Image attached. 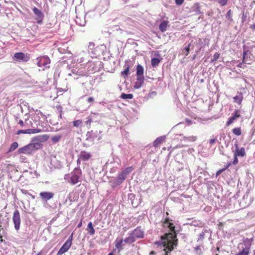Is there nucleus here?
<instances>
[{"label": "nucleus", "mask_w": 255, "mask_h": 255, "mask_svg": "<svg viewBox=\"0 0 255 255\" xmlns=\"http://www.w3.org/2000/svg\"><path fill=\"white\" fill-rule=\"evenodd\" d=\"M172 221L169 218H167L163 223V226L165 228H168L171 233H166L162 239L164 246L165 247L164 250L167 249L169 252L172 251L177 245V239L176 238L175 226L171 222Z\"/></svg>", "instance_id": "f257e3e1"}, {"label": "nucleus", "mask_w": 255, "mask_h": 255, "mask_svg": "<svg viewBox=\"0 0 255 255\" xmlns=\"http://www.w3.org/2000/svg\"><path fill=\"white\" fill-rule=\"evenodd\" d=\"M47 135L36 136L31 139V142L29 144L18 148L17 153L27 155L31 154L35 151L41 149L43 147L42 142L47 140Z\"/></svg>", "instance_id": "f03ea898"}, {"label": "nucleus", "mask_w": 255, "mask_h": 255, "mask_svg": "<svg viewBox=\"0 0 255 255\" xmlns=\"http://www.w3.org/2000/svg\"><path fill=\"white\" fill-rule=\"evenodd\" d=\"M81 175L82 171L79 166L75 167L71 173L65 174L64 179L71 184L75 185L80 181L79 179Z\"/></svg>", "instance_id": "7ed1b4c3"}, {"label": "nucleus", "mask_w": 255, "mask_h": 255, "mask_svg": "<svg viewBox=\"0 0 255 255\" xmlns=\"http://www.w3.org/2000/svg\"><path fill=\"white\" fill-rule=\"evenodd\" d=\"M132 167H128L124 169L118 176L112 181L113 188L116 187L123 183L127 176L132 171Z\"/></svg>", "instance_id": "20e7f679"}, {"label": "nucleus", "mask_w": 255, "mask_h": 255, "mask_svg": "<svg viewBox=\"0 0 255 255\" xmlns=\"http://www.w3.org/2000/svg\"><path fill=\"white\" fill-rule=\"evenodd\" d=\"M253 241V239L252 238L244 239V243L242 246V250L236 255H249Z\"/></svg>", "instance_id": "39448f33"}, {"label": "nucleus", "mask_w": 255, "mask_h": 255, "mask_svg": "<svg viewBox=\"0 0 255 255\" xmlns=\"http://www.w3.org/2000/svg\"><path fill=\"white\" fill-rule=\"evenodd\" d=\"M103 132L102 130H94L88 131L86 134V141L90 143H93L95 138H97L99 140L102 138L100 134Z\"/></svg>", "instance_id": "423d86ee"}, {"label": "nucleus", "mask_w": 255, "mask_h": 255, "mask_svg": "<svg viewBox=\"0 0 255 255\" xmlns=\"http://www.w3.org/2000/svg\"><path fill=\"white\" fill-rule=\"evenodd\" d=\"M36 62L37 66L42 68L43 70L49 67L50 60L48 56H40L36 58Z\"/></svg>", "instance_id": "0eeeda50"}, {"label": "nucleus", "mask_w": 255, "mask_h": 255, "mask_svg": "<svg viewBox=\"0 0 255 255\" xmlns=\"http://www.w3.org/2000/svg\"><path fill=\"white\" fill-rule=\"evenodd\" d=\"M100 63V62L98 60H89L86 65V68L90 73H95L99 70Z\"/></svg>", "instance_id": "6e6552de"}, {"label": "nucleus", "mask_w": 255, "mask_h": 255, "mask_svg": "<svg viewBox=\"0 0 255 255\" xmlns=\"http://www.w3.org/2000/svg\"><path fill=\"white\" fill-rule=\"evenodd\" d=\"M73 239V234H72L64 244L61 247L60 250L58 251L57 255H62V254L66 253L71 247L72 245V241Z\"/></svg>", "instance_id": "1a4fd4ad"}, {"label": "nucleus", "mask_w": 255, "mask_h": 255, "mask_svg": "<svg viewBox=\"0 0 255 255\" xmlns=\"http://www.w3.org/2000/svg\"><path fill=\"white\" fill-rule=\"evenodd\" d=\"M30 59L29 54L27 53L17 52V64L19 62L26 63Z\"/></svg>", "instance_id": "9d476101"}, {"label": "nucleus", "mask_w": 255, "mask_h": 255, "mask_svg": "<svg viewBox=\"0 0 255 255\" xmlns=\"http://www.w3.org/2000/svg\"><path fill=\"white\" fill-rule=\"evenodd\" d=\"M32 11L35 14L37 22L39 24L41 23L44 18V14L42 12L36 7L32 8Z\"/></svg>", "instance_id": "9b49d317"}, {"label": "nucleus", "mask_w": 255, "mask_h": 255, "mask_svg": "<svg viewBox=\"0 0 255 255\" xmlns=\"http://www.w3.org/2000/svg\"><path fill=\"white\" fill-rule=\"evenodd\" d=\"M43 130L40 128H29L27 129H19L17 130V134H19L20 133H27V134H32V133H36L38 132H40L43 131Z\"/></svg>", "instance_id": "f8f14e48"}, {"label": "nucleus", "mask_w": 255, "mask_h": 255, "mask_svg": "<svg viewBox=\"0 0 255 255\" xmlns=\"http://www.w3.org/2000/svg\"><path fill=\"white\" fill-rule=\"evenodd\" d=\"M78 157H79L80 159H82V161H87L92 158V154L90 152L82 150L80 151Z\"/></svg>", "instance_id": "ddd939ff"}, {"label": "nucleus", "mask_w": 255, "mask_h": 255, "mask_svg": "<svg viewBox=\"0 0 255 255\" xmlns=\"http://www.w3.org/2000/svg\"><path fill=\"white\" fill-rule=\"evenodd\" d=\"M135 239H141L144 237V232L140 226L137 227L131 233Z\"/></svg>", "instance_id": "4468645a"}, {"label": "nucleus", "mask_w": 255, "mask_h": 255, "mask_svg": "<svg viewBox=\"0 0 255 255\" xmlns=\"http://www.w3.org/2000/svg\"><path fill=\"white\" fill-rule=\"evenodd\" d=\"M39 196L42 200L47 201L53 198L54 194L50 192H41L40 193Z\"/></svg>", "instance_id": "2eb2a0df"}, {"label": "nucleus", "mask_w": 255, "mask_h": 255, "mask_svg": "<svg viewBox=\"0 0 255 255\" xmlns=\"http://www.w3.org/2000/svg\"><path fill=\"white\" fill-rule=\"evenodd\" d=\"M209 40L207 38H199L198 42L196 44L197 46L199 48V50H201L202 49L205 48L206 45H208Z\"/></svg>", "instance_id": "dca6fc26"}, {"label": "nucleus", "mask_w": 255, "mask_h": 255, "mask_svg": "<svg viewBox=\"0 0 255 255\" xmlns=\"http://www.w3.org/2000/svg\"><path fill=\"white\" fill-rule=\"evenodd\" d=\"M235 146L236 150L234 154L236 156L243 157L246 155V152L244 147H242L240 149L237 142L235 144Z\"/></svg>", "instance_id": "f3484780"}, {"label": "nucleus", "mask_w": 255, "mask_h": 255, "mask_svg": "<svg viewBox=\"0 0 255 255\" xmlns=\"http://www.w3.org/2000/svg\"><path fill=\"white\" fill-rule=\"evenodd\" d=\"M239 113L240 111L238 110H236L235 111L234 115L232 116L229 117L228 119V121L226 123V125L227 126H229V125L232 124L234 122L235 120H236L237 118L241 117V115Z\"/></svg>", "instance_id": "a211bd4d"}, {"label": "nucleus", "mask_w": 255, "mask_h": 255, "mask_svg": "<svg viewBox=\"0 0 255 255\" xmlns=\"http://www.w3.org/2000/svg\"><path fill=\"white\" fill-rule=\"evenodd\" d=\"M208 236H210L209 231L207 229H204L201 233L199 234L198 238L197 240V242H202L203 239L205 237H207Z\"/></svg>", "instance_id": "6ab92c4d"}, {"label": "nucleus", "mask_w": 255, "mask_h": 255, "mask_svg": "<svg viewBox=\"0 0 255 255\" xmlns=\"http://www.w3.org/2000/svg\"><path fill=\"white\" fill-rule=\"evenodd\" d=\"M243 98V93L238 92L237 95L233 97L234 102L240 105L242 104Z\"/></svg>", "instance_id": "aec40b11"}, {"label": "nucleus", "mask_w": 255, "mask_h": 255, "mask_svg": "<svg viewBox=\"0 0 255 255\" xmlns=\"http://www.w3.org/2000/svg\"><path fill=\"white\" fill-rule=\"evenodd\" d=\"M144 81V77H136V81L135 82L134 85V88L135 89L140 88L143 84Z\"/></svg>", "instance_id": "412c9836"}, {"label": "nucleus", "mask_w": 255, "mask_h": 255, "mask_svg": "<svg viewBox=\"0 0 255 255\" xmlns=\"http://www.w3.org/2000/svg\"><path fill=\"white\" fill-rule=\"evenodd\" d=\"M191 11L195 12L196 15H198L202 13L200 11V5L199 3H195L190 8Z\"/></svg>", "instance_id": "4be33fe9"}, {"label": "nucleus", "mask_w": 255, "mask_h": 255, "mask_svg": "<svg viewBox=\"0 0 255 255\" xmlns=\"http://www.w3.org/2000/svg\"><path fill=\"white\" fill-rule=\"evenodd\" d=\"M75 22L77 25L81 26H85L86 22L85 20V16H82V17L76 16Z\"/></svg>", "instance_id": "5701e85b"}, {"label": "nucleus", "mask_w": 255, "mask_h": 255, "mask_svg": "<svg viewBox=\"0 0 255 255\" xmlns=\"http://www.w3.org/2000/svg\"><path fill=\"white\" fill-rule=\"evenodd\" d=\"M124 67L125 68V69L124 70V71L122 72L121 75L123 76L124 78H126L128 76L129 69L130 67L128 61H126Z\"/></svg>", "instance_id": "b1692460"}, {"label": "nucleus", "mask_w": 255, "mask_h": 255, "mask_svg": "<svg viewBox=\"0 0 255 255\" xmlns=\"http://www.w3.org/2000/svg\"><path fill=\"white\" fill-rule=\"evenodd\" d=\"M165 139V136H161L157 137L153 142V146L154 147L158 146L161 143H162Z\"/></svg>", "instance_id": "393cba45"}, {"label": "nucleus", "mask_w": 255, "mask_h": 255, "mask_svg": "<svg viewBox=\"0 0 255 255\" xmlns=\"http://www.w3.org/2000/svg\"><path fill=\"white\" fill-rule=\"evenodd\" d=\"M129 236L126 238L124 240V241L125 243H127V244H132L133 243H134V242H135L136 240L135 239L134 237L133 236V235H132V234L130 233H129Z\"/></svg>", "instance_id": "a878e982"}, {"label": "nucleus", "mask_w": 255, "mask_h": 255, "mask_svg": "<svg viewBox=\"0 0 255 255\" xmlns=\"http://www.w3.org/2000/svg\"><path fill=\"white\" fill-rule=\"evenodd\" d=\"M168 23L169 22L167 20L163 21L159 25V30L162 32H165L167 29Z\"/></svg>", "instance_id": "bb28decb"}, {"label": "nucleus", "mask_w": 255, "mask_h": 255, "mask_svg": "<svg viewBox=\"0 0 255 255\" xmlns=\"http://www.w3.org/2000/svg\"><path fill=\"white\" fill-rule=\"evenodd\" d=\"M123 242H124V240L123 239L120 240L116 239V241H115V247L118 250L119 252H120L121 250H123L122 246Z\"/></svg>", "instance_id": "cd10ccee"}, {"label": "nucleus", "mask_w": 255, "mask_h": 255, "mask_svg": "<svg viewBox=\"0 0 255 255\" xmlns=\"http://www.w3.org/2000/svg\"><path fill=\"white\" fill-rule=\"evenodd\" d=\"M143 67L141 65L138 64L136 68V77H144L143 75Z\"/></svg>", "instance_id": "c85d7f7f"}, {"label": "nucleus", "mask_w": 255, "mask_h": 255, "mask_svg": "<svg viewBox=\"0 0 255 255\" xmlns=\"http://www.w3.org/2000/svg\"><path fill=\"white\" fill-rule=\"evenodd\" d=\"M98 116L97 113H92L88 117V120L85 122L86 125H90L91 123L94 122L95 121L94 117Z\"/></svg>", "instance_id": "c756f323"}, {"label": "nucleus", "mask_w": 255, "mask_h": 255, "mask_svg": "<svg viewBox=\"0 0 255 255\" xmlns=\"http://www.w3.org/2000/svg\"><path fill=\"white\" fill-rule=\"evenodd\" d=\"M87 230L90 235H93L95 234V230L91 222H89L88 224Z\"/></svg>", "instance_id": "7c9ffc66"}, {"label": "nucleus", "mask_w": 255, "mask_h": 255, "mask_svg": "<svg viewBox=\"0 0 255 255\" xmlns=\"http://www.w3.org/2000/svg\"><path fill=\"white\" fill-rule=\"evenodd\" d=\"M160 61L161 59L157 58H152L151 60V64L152 66L153 67L157 66L159 65Z\"/></svg>", "instance_id": "2f4dec72"}, {"label": "nucleus", "mask_w": 255, "mask_h": 255, "mask_svg": "<svg viewBox=\"0 0 255 255\" xmlns=\"http://www.w3.org/2000/svg\"><path fill=\"white\" fill-rule=\"evenodd\" d=\"M133 95L131 94H126V93H122L120 96V98L123 99H131L133 98Z\"/></svg>", "instance_id": "473e14b6"}, {"label": "nucleus", "mask_w": 255, "mask_h": 255, "mask_svg": "<svg viewBox=\"0 0 255 255\" xmlns=\"http://www.w3.org/2000/svg\"><path fill=\"white\" fill-rule=\"evenodd\" d=\"M183 139L185 141L188 142L194 141L197 139V137L195 136H183Z\"/></svg>", "instance_id": "72a5a7b5"}, {"label": "nucleus", "mask_w": 255, "mask_h": 255, "mask_svg": "<svg viewBox=\"0 0 255 255\" xmlns=\"http://www.w3.org/2000/svg\"><path fill=\"white\" fill-rule=\"evenodd\" d=\"M186 46L184 48V50L185 51V57L188 56L189 53L190 48L191 45V43H189L188 44H187V43H186Z\"/></svg>", "instance_id": "f704fd0d"}, {"label": "nucleus", "mask_w": 255, "mask_h": 255, "mask_svg": "<svg viewBox=\"0 0 255 255\" xmlns=\"http://www.w3.org/2000/svg\"><path fill=\"white\" fill-rule=\"evenodd\" d=\"M233 133L236 135H240L242 133L241 128H235L232 130Z\"/></svg>", "instance_id": "c9c22d12"}, {"label": "nucleus", "mask_w": 255, "mask_h": 255, "mask_svg": "<svg viewBox=\"0 0 255 255\" xmlns=\"http://www.w3.org/2000/svg\"><path fill=\"white\" fill-rule=\"evenodd\" d=\"M226 17L228 18L230 22H232L233 21V19L232 18V11L231 9H229L226 14Z\"/></svg>", "instance_id": "e433bc0d"}, {"label": "nucleus", "mask_w": 255, "mask_h": 255, "mask_svg": "<svg viewBox=\"0 0 255 255\" xmlns=\"http://www.w3.org/2000/svg\"><path fill=\"white\" fill-rule=\"evenodd\" d=\"M231 163H228L224 168H222V169H221L220 170H219L217 172H216V176H219L222 172H223V171H224L225 170H226L231 165Z\"/></svg>", "instance_id": "4c0bfd02"}, {"label": "nucleus", "mask_w": 255, "mask_h": 255, "mask_svg": "<svg viewBox=\"0 0 255 255\" xmlns=\"http://www.w3.org/2000/svg\"><path fill=\"white\" fill-rule=\"evenodd\" d=\"M82 122L80 120H76L73 122V126L76 127H80L82 126Z\"/></svg>", "instance_id": "58836bf2"}, {"label": "nucleus", "mask_w": 255, "mask_h": 255, "mask_svg": "<svg viewBox=\"0 0 255 255\" xmlns=\"http://www.w3.org/2000/svg\"><path fill=\"white\" fill-rule=\"evenodd\" d=\"M220 57V54L216 52L213 55V58L211 59V63H214Z\"/></svg>", "instance_id": "ea45409f"}, {"label": "nucleus", "mask_w": 255, "mask_h": 255, "mask_svg": "<svg viewBox=\"0 0 255 255\" xmlns=\"http://www.w3.org/2000/svg\"><path fill=\"white\" fill-rule=\"evenodd\" d=\"M194 251L198 255H202L201 247L200 246H197L196 247H195L194 248Z\"/></svg>", "instance_id": "a19ab883"}, {"label": "nucleus", "mask_w": 255, "mask_h": 255, "mask_svg": "<svg viewBox=\"0 0 255 255\" xmlns=\"http://www.w3.org/2000/svg\"><path fill=\"white\" fill-rule=\"evenodd\" d=\"M94 46H95L94 43H92V42L89 43V44L88 46L89 52L93 53L94 55L96 54L95 53H94V51H93V49Z\"/></svg>", "instance_id": "79ce46f5"}, {"label": "nucleus", "mask_w": 255, "mask_h": 255, "mask_svg": "<svg viewBox=\"0 0 255 255\" xmlns=\"http://www.w3.org/2000/svg\"><path fill=\"white\" fill-rule=\"evenodd\" d=\"M19 160L21 163H26L27 161V158L24 155H20L19 157Z\"/></svg>", "instance_id": "37998d69"}, {"label": "nucleus", "mask_w": 255, "mask_h": 255, "mask_svg": "<svg viewBox=\"0 0 255 255\" xmlns=\"http://www.w3.org/2000/svg\"><path fill=\"white\" fill-rule=\"evenodd\" d=\"M61 135H57V136H53L52 137V139H51V140L53 142H57L61 138Z\"/></svg>", "instance_id": "c03bdc74"}, {"label": "nucleus", "mask_w": 255, "mask_h": 255, "mask_svg": "<svg viewBox=\"0 0 255 255\" xmlns=\"http://www.w3.org/2000/svg\"><path fill=\"white\" fill-rule=\"evenodd\" d=\"M228 0H218V3L221 6H225L227 4Z\"/></svg>", "instance_id": "a18cd8bd"}, {"label": "nucleus", "mask_w": 255, "mask_h": 255, "mask_svg": "<svg viewBox=\"0 0 255 255\" xmlns=\"http://www.w3.org/2000/svg\"><path fill=\"white\" fill-rule=\"evenodd\" d=\"M19 225H20V217H19V213L17 211V230H18L19 228Z\"/></svg>", "instance_id": "49530a36"}, {"label": "nucleus", "mask_w": 255, "mask_h": 255, "mask_svg": "<svg viewBox=\"0 0 255 255\" xmlns=\"http://www.w3.org/2000/svg\"><path fill=\"white\" fill-rule=\"evenodd\" d=\"M248 195H245L243 197V200L241 201L240 202V204H243V207H245L247 206H248V205L249 204V203L247 205H244V200L246 198H248Z\"/></svg>", "instance_id": "de8ad7c7"}, {"label": "nucleus", "mask_w": 255, "mask_h": 255, "mask_svg": "<svg viewBox=\"0 0 255 255\" xmlns=\"http://www.w3.org/2000/svg\"><path fill=\"white\" fill-rule=\"evenodd\" d=\"M80 71V69L77 70V69H73L72 70V72L73 74H75L79 75H80L81 74V71Z\"/></svg>", "instance_id": "09e8293b"}, {"label": "nucleus", "mask_w": 255, "mask_h": 255, "mask_svg": "<svg viewBox=\"0 0 255 255\" xmlns=\"http://www.w3.org/2000/svg\"><path fill=\"white\" fill-rule=\"evenodd\" d=\"M247 18V14H245V13H243L242 14V22L243 23H244L246 21Z\"/></svg>", "instance_id": "8fccbe9b"}, {"label": "nucleus", "mask_w": 255, "mask_h": 255, "mask_svg": "<svg viewBox=\"0 0 255 255\" xmlns=\"http://www.w3.org/2000/svg\"><path fill=\"white\" fill-rule=\"evenodd\" d=\"M15 149H16V142H14L12 144V145H11V147H10V149H9V151H13V150H15Z\"/></svg>", "instance_id": "3c124183"}, {"label": "nucleus", "mask_w": 255, "mask_h": 255, "mask_svg": "<svg viewBox=\"0 0 255 255\" xmlns=\"http://www.w3.org/2000/svg\"><path fill=\"white\" fill-rule=\"evenodd\" d=\"M184 0H175V2L177 5H180L183 3Z\"/></svg>", "instance_id": "603ef678"}, {"label": "nucleus", "mask_w": 255, "mask_h": 255, "mask_svg": "<svg viewBox=\"0 0 255 255\" xmlns=\"http://www.w3.org/2000/svg\"><path fill=\"white\" fill-rule=\"evenodd\" d=\"M237 157L238 156H236V155L234 154V158L232 162V164L236 165L238 163V159Z\"/></svg>", "instance_id": "864d4df0"}, {"label": "nucleus", "mask_w": 255, "mask_h": 255, "mask_svg": "<svg viewBox=\"0 0 255 255\" xmlns=\"http://www.w3.org/2000/svg\"><path fill=\"white\" fill-rule=\"evenodd\" d=\"M57 110H58L59 112L60 113L59 117L61 119L62 118V107L60 106H59L57 107Z\"/></svg>", "instance_id": "5fc2aeb1"}, {"label": "nucleus", "mask_w": 255, "mask_h": 255, "mask_svg": "<svg viewBox=\"0 0 255 255\" xmlns=\"http://www.w3.org/2000/svg\"><path fill=\"white\" fill-rule=\"evenodd\" d=\"M13 221L14 224V227L16 228V211L13 212Z\"/></svg>", "instance_id": "6e6d98bb"}, {"label": "nucleus", "mask_w": 255, "mask_h": 255, "mask_svg": "<svg viewBox=\"0 0 255 255\" xmlns=\"http://www.w3.org/2000/svg\"><path fill=\"white\" fill-rule=\"evenodd\" d=\"M19 110H20L21 113H23V110L21 106L20 105H17V111H19Z\"/></svg>", "instance_id": "4d7b16f0"}, {"label": "nucleus", "mask_w": 255, "mask_h": 255, "mask_svg": "<svg viewBox=\"0 0 255 255\" xmlns=\"http://www.w3.org/2000/svg\"><path fill=\"white\" fill-rule=\"evenodd\" d=\"M94 101V98L92 97H89L88 99H87V102L89 103H93Z\"/></svg>", "instance_id": "13d9d810"}, {"label": "nucleus", "mask_w": 255, "mask_h": 255, "mask_svg": "<svg viewBox=\"0 0 255 255\" xmlns=\"http://www.w3.org/2000/svg\"><path fill=\"white\" fill-rule=\"evenodd\" d=\"M23 77L24 81H26L28 80L27 78L28 77V75L27 74H26L25 72H24V73L23 74Z\"/></svg>", "instance_id": "bf43d9fd"}, {"label": "nucleus", "mask_w": 255, "mask_h": 255, "mask_svg": "<svg viewBox=\"0 0 255 255\" xmlns=\"http://www.w3.org/2000/svg\"><path fill=\"white\" fill-rule=\"evenodd\" d=\"M216 141V138H213L209 140V143L212 145Z\"/></svg>", "instance_id": "052dcab7"}, {"label": "nucleus", "mask_w": 255, "mask_h": 255, "mask_svg": "<svg viewBox=\"0 0 255 255\" xmlns=\"http://www.w3.org/2000/svg\"><path fill=\"white\" fill-rule=\"evenodd\" d=\"M249 52V51H244V53H243V62H244V60L245 59V57H246V55L247 54L248 52Z\"/></svg>", "instance_id": "680f3d73"}, {"label": "nucleus", "mask_w": 255, "mask_h": 255, "mask_svg": "<svg viewBox=\"0 0 255 255\" xmlns=\"http://www.w3.org/2000/svg\"><path fill=\"white\" fill-rule=\"evenodd\" d=\"M250 28L253 30H255V23L252 25H251Z\"/></svg>", "instance_id": "e2e57ef3"}, {"label": "nucleus", "mask_w": 255, "mask_h": 255, "mask_svg": "<svg viewBox=\"0 0 255 255\" xmlns=\"http://www.w3.org/2000/svg\"><path fill=\"white\" fill-rule=\"evenodd\" d=\"M18 124H19L21 127H23L24 125V123H23V121L20 120L18 122Z\"/></svg>", "instance_id": "0e129e2a"}, {"label": "nucleus", "mask_w": 255, "mask_h": 255, "mask_svg": "<svg viewBox=\"0 0 255 255\" xmlns=\"http://www.w3.org/2000/svg\"><path fill=\"white\" fill-rule=\"evenodd\" d=\"M78 157V159L77 160V163L78 165H79L80 164V163H81V161H82V159H80L79 157Z\"/></svg>", "instance_id": "69168bd1"}, {"label": "nucleus", "mask_w": 255, "mask_h": 255, "mask_svg": "<svg viewBox=\"0 0 255 255\" xmlns=\"http://www.w3.org/2000/svg\"><path fill=\"white\" fill-rule=\"evenodd\" d=\"M99 116H100V115H99V114H98V116H95L94 117V119H95L94 122H97V121H98V119H99L98 118V117H99Z\"/></svg>", "instance_id": "338daca9"}, {"label": "nucleus", "mask_w": 255, "mask_h": 255, "mask_svg": "<svg viewBox=\"0 0 255 255\" xmlns=\"http://www.w3.org/2000/svg\"><path fill=\"white\" fill-rule=\"evenodd\" d=\"M82 220H81L80 222L77 225V228H80L82 226Z\"/></svg>", "instance_id": "774afa93"}]
</instances>
